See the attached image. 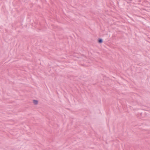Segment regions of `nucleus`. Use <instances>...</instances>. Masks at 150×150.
Segmentation results:
<instances>
[{"label": "nucleus", "instance_id": "1", "mask_svg": "<svg viewBox=\"0 0 150 150\" xmlns=\"http://www.w3.org/2000/svg\"><path fill=\"white\" fill-rule=\"evenodd\" d=\"M33 102L35 105H37L38 103V101L37 100H33Z\"/></svg>", "mask_w": 150, "mask_h": 150}, {"label": "nucleus", "instance_id": "2", "mask_svg": "<svg viewBox=\"0 0 150 150\" xmlns=\"http://www.w3.org/2000/svg\"><path fill=\"white\" fill-rule=\"evenodd\" d=\"M103 42V40L101 38H99L98 40V42L99 43H101Z\"/></svg>", "mask_w": 150, "mask_h": 150}]
</instances>
